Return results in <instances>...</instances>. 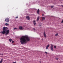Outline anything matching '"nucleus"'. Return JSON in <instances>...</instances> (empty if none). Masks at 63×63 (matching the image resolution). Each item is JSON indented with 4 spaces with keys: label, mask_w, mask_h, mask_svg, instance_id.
<instances>
[{
    "label": "nucleus",
    "mask_w": 63,
    "mask_h": 63,
    "mask_svg": "<svg viewBox=\"0 0 63 63\" xmlns=\"http://www.w3.org/2000/svg\"><path fill=\"white\" fill-rule=\"evenodd\" d=\"M1 55H3V54H2Z\"/></svg>",
    "instance_id": "c756f323"
},
{
    "label": "nucleus",
    "mask_w": 63,
    "mask_h": 63,
    "mask_svg": "<svg viewBox=\"0 0 63 63\" xmlns=\"http://www.w3.org/2000/svg\"><path fill=\"white\" fill-rule=\"evenodd\" d=\"M55 36H58V33L56 34L55 35Z\"/></svg>",
    "instance_id": "dca6fc26"
},
{
    "label": "nucleus",
    "mask_w": 63,
    "mask_h": 63,
    "mask_svg": "<svg viewBox=\"0 0 63 63\" xmlns=\"http://www.w3.org/2000/svg\"><path fill=\"white\" fill-rule=\"evenodd\" d=\"M53 7H54V6H51V8H53Z\"/></svg>",
    "instance_id": "a211bd4d"
},
{
    "label": "nucleus",
    "mask_w": 63,
    "mask_h": 63,
    "mask_svg": "<svg viewBox=\"0 0 63 63\" xmlns=\"http://www.w3.org/2000/svg\"><path fill=\"white\" fill-rule=\"evenodd\" d=\"M49 46V44H48L46 47V49H48V47Z\"/></svg>",
    "instance_id": "1a4fd4ad"
},
{
    "label": "nucleus",
    "mask_w": 63,
    "mask_h": 63,
    "mask_svg": "<svg viewBox=\"0 0 63 63\" xmlns=\"http://www.w3.org/2000/svg\"><path fill=\"white\" fill-rule=\"evenodd\" d=\"M14 41H13L12 42V43H14Z\"/></svg>",
    "instance_id": "b1692460"
},
{
    "label": "nucleus",
    "mask_w": 63,
    "mask_h": 63,
    "mask_svg": "<svg viewBox=\"0 0 63 63\" xmlns=\"http://www.w3.org/2000/svg\"><path fill=\"white\" fill-rule=\"evenodd\" d=\"M7 30L8 28L7 27H3V31L1 32V33L3 34H5L6 36L8 35V34H9L10 32V31L9 30Z\"/></svg>",
    "instance_id": "f03ea898"
},
{
    "label": "nucleus",
    "mask_w": 63,
    "mask_h": 63,
    "mask_svg": "<svg viewBox=\"0 0 63 63\" xmlns=\"http://www.w3.org/2000/svg\"><path fill=\"white\" fill-rule=\"evenodd\" d=\"M16 29V28H14V30H15V29Z\"/></svg>",
    "instance_id": "aec40b11"
},
{
    "label": "nucleus",
    "mask_w": 63,
    "mask_h": 63,
    "mask_svg": "<svg viewBox=\"0 0 63 63\" xmlns=\"http://www.w3.org/2000/svg\"><path fill=\"white\" fill-rule=\"evenodd\" d=\"M44 16V14H42V16Z\"/></svg>",
    "instance_id": "bb28decb"
},
{
    "label": "nucleus",
    "mask_w": 63,
    "mask_h": 63,
    "mask_svg": "<svg viewBox=\"0 0 63 63\" xmlns=\"http://www.w3.org/2000/svg\"><path fill=\"white\" fill-rule=\"evenodd\" d=\"M38 14L39 15V13H40V11H39V9H38V10L37 12Z\"/></svg>",
    "instance_id": "9d476101"
},
{
    "label": "nucleus",
    "mask_w": 63,
    "mask_h": 63,
    "mask_svg": "<svg viewBox=\"0 0 63 63\" xmlns=\"http://www.w3.org/2000/svg\"><path fill=\"white\" fill-rule=\"evenodd\" d=\"M13 63H16V62H14Z\"/></svg>",
    "instance_id": "a878e982"
},
{
    "label": "nucleus",
    "mask_w": 63,
    "mask_h": 63,
    "mask_svg": "<svg viewBox=\"0 0 63 63\" xmlns=\"http://www.w3.org/2000/svg\"><path fill=\"white\" fill-rule=\"evenodd\" d=\"M33 30H34V31H35V28H33Z\"/></svg>",
    "instance_id": "5701e85b"
},
{
    "label": "nucleus",
    "mask_w": 63,
    "mask_h": 63,
    "mask_svg": "<svg viewBox=\"0 0 63 63\" xmlns=\"http://www.w3.org/2000/svg\"><path fill=\"white\" fill-rule=\"evenodd\" d=\"M53 45L51 44V46L50 48L52 51H53Z\"/></svg>",
    "instance_id": "20e7f679"
},
{
    "label": "nucleus",
    "mask_w": 63,
    "mask_h": 63,
    "mask_svg": "<svg viewBox=\"0 0 63 63\" xmlns=\"http://www.w3.org/2000/svg\"><path fill=\"white\" fill-rule=\"evenodd\" d=\"M62 7H63V5H62Z\"/></svg>",
    "instance_id": "c85d7f7f"
},
{
    "label": "nucleus",
    "mask_w": 63,
    "mask_h": 63,
    "mask_svg": "<svg viewBox=\"0 0 63 63\" xmlns=\"http://www.w3.org/2000/svg\"><path fill=\"white\" fill-rule=\"evenodd\" d=\"M39 18H40V17L39 16H38L37 17V21H38L39 20Z\"/></svg>",
    "instance_id": "f8f14e48"
},
{
    "label": "nucleus",
    "mask_w": 63,
    "mask_h": 63,
    "mask_svg": "<svg viewBox=\"0 0 63 63\" xmlns=\"http://www.w3.org/2000/svg\"><path fill=\"white\" fill-rule=\"evenodd\" d=\"M16 18H18V16H16Z\"/></svg>",
    "instance_id": "412c9836"
},
{
    "label": "nucleus",
    "mask_w": 63,
    "mask_h": 63,
    "mask_svg": "<svg viewBox=\"0 0 63 63\" xmlns=\"http://www.w3.org/2000/svg\"><path fill=\"white\" fill-rule=\"evenodd\" d=\"M9 41H10V42H11V41H12V39H9Z\"/></svg>",
    "instance_id": "2eb2a0df"
},
{
    "label": "nucleus",
    "mask_w": 63,
    "mask_h": 63,
    "mask_svg": "<svg viewBox=\"0 0 63 63\" xmlns=\"http://www.w3.org/2000/svg\"><path fill=\"white\" fill-rule=\"evenodd\" d=\"M43 35L45 38H46L47 37V36H46V32H44Z\"/></svg>",
    "instance_id": "423d86ee"
},
{
    "label": "nucleus",
    "mask_w": 63,
    "mask_h": 63,
    "mask_svg": "<svg viewBox=\"0 0 63 63\" xmlns=\"http://www.w3.org/2000/svg\"><path fill=\"white\" fill-rule=\"evenodd\" d=\"M26 40L27 41H30V39L28 37L24 36H23L21 37L20 38V41L21 44H23L26 43Z\"/></svg>",
    "instance_id": "f257e3e1"
},
{
    "label": "nucleus",
    "mask_w": 63,
    "mask_h": 63,
    "mask_svg": "<svg viewBox=\"0 0 63 63\" xmlns=\"http://www.w3.org/2000/svg\"><path fill=\"white\" fill-rule=\"evenodd\" d=\"M19 29L20 30H23V28L21 26H20L19 27Z\"/></svg>",
    "instance_id": "39448f33"
},
{
    "label": "nucleus",
    "mask_w": 63,
    "mask_h": 63,
    "mask_svg": "<svg viewBox=\"0 0 63 63\" xmlns=\"http://www.w3.org/2000/svg\"><path fill=\"white\" fill-rule=\"evenodd\" d=\"M54 48H56V46H54Z\"/></svg>",
    "instance_id": "f3484780"
},
{
    "label": "nucleus",
    "mask_w": 63,
    "mask_h": 63,
    "mask_svg": "<svg viewBox=\"0 0 63 63\" xmlns=\"http://www.w3.org/2000/svg\"><path fill=\"white\" fill-rule=\"evenodd\" d=\"M56 59V60H58V58H57Z\"/></svg>",
    "instance_id": "6ab92c4d"
},
{
    "label": "nucleus",
    "mask_w": 63,
    "mask_h": 63,
    "mask_svg": "<svg viewBox=\"0 0 63 63\" xmlns=\"http://www.w3.org/2000/svg\"><path fill=\"white\" fill-rule=\"evenodd\" d=\"M5 20L6 22H9L10 21V20L9 18H6L5 19Z\"/></svg>",
    "instance_id": "7ed1b4c3"
},
{
    "label": "nucleus",
    "mask_w": 63,
    "mask_h": 63,
    "mask_svg": "<svg viewBox=\"0 0 63 63\" xmlns=\"http://www.w3.org/2000/svg\"><path fill=\"white\" fill-rule=\"evenodd\" d=\"M45 53H46V54H47V52H45Z\"/></svg>",
    "instance_id": "4be33fe9"
},
{
    "label": "nucleus",
    "mask_w": 63,
    "mask_h": 63,
    "mask_svg": "<svg viewBox=\"0 0 63 63\" xmlns=\"http://www.w3.org/2000/svg\"><path fill=\"white\" fill-rule=\"evenodd\" d=\"M33 24H34V26H36V21L34 20L33 22Z\"/></svg>",
    "instance_id": "6e6552de"
},
{
    "label": "nucleus",
    "mask_w": 63,
    "mask_h": 63,
    "mask_svg": "<svg viewBox=\"0 0 63 63\" xmlns=\"http://www.w3.org/2000/svg\"><path fill=\"white\" fill-rule=\"evenodd\" d=\"M40 63H41V62L40 61Z\"/></svg>",
    "instance_id": "cd10ccee"
},
{
    "label": "nucleus",
    "mask_w": 63,
    "mask_h": 63,
    "mask_svg": "<svg viewBox=\"0 0 63 63\" xmlns=\"http://www.w3.org/2000/svg\"><path fill=\"white\" fill-rule=\"evenodd\" d=\"M3 61V59H1V61H0V63H2Z\"/></svg>",
    "instance_id": "ddd939ff"
},
{
    "label": "nucleus",
    "mask_w": 63,
    "mask_h": 63,
    "mask_svg": "<svg viewBox=\"0 0 63 63\" xmlns=\"http://www.w3.org/2000/svg\"><path fill=\"white\" fill-rule=\"evenodd\" d=\"M5 25L6 26H8L9 25V24L6 23L5 24Z\"/></svg>",
    "instance_id": "4468645a"
},
{
    "label": "nucleus",
    "mask_w": 63,
    "mask_h": 63,
    "mask_svg": "<svg viewBox=\"0 0 63 63\" xmlns=\"http://www.w3.org/2000/svg\"><path fill=\"white\" fill-rule=\"evenodd\" d=\"M63 20H62V21L61 22V23H63Z\"/></svg>",
    "instance_id": "393cba45"
},
{
    "label": "nucleus",
    "mask_w": 63,
    "mask_h": 63,
    "mask_svg": "<svg viewBox=\"0 0 63 63\" xmlns=\"http://www.w3.org/2000/svg\"><path fill=\"white\" fill-rule=\"evenodd\" d=\"M26 18L28 20H29L30 19V17L28 16H27L26 17Z\"/></svg>",
    "instance_id": "0eeeda50"
},
{
    "label": "nucleus",
    "mask_w": 63,
    "mask_h": 63,
    "mask_svg": "<svg viewBox=\"0 0 63 63\" xmlns=\"http://www.w3.org/2000/svg\"><path fill=\"white\" fill-rule=\"evenodd\" d=\"M42 20L43 21L44 20H45V17H42Z\"/></svg>",
    "instance_id": "9b49d317"
}]
</instances>
